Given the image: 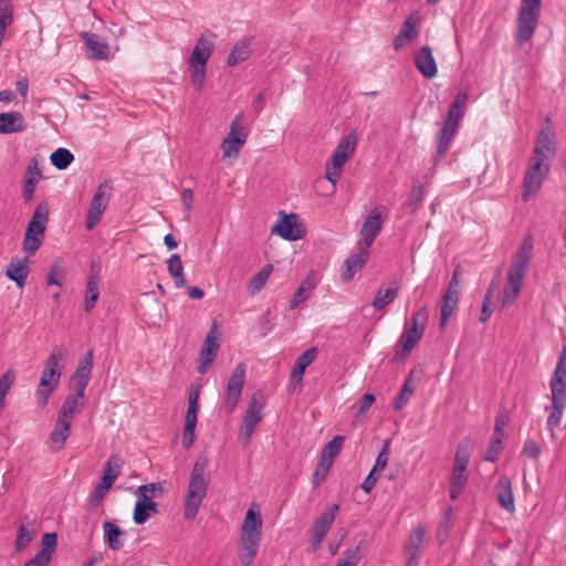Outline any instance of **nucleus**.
Segmentation results:
<instances>
[{"mask_svg": "<svg viewBox=\"0 0 566 566\" xmlns=\"http://www.w3.org/2000/svg\"><path fill=\"white\" fill-rule=\"evenodd\" d=\"M468 93L460 92L452 102L442 128L438 135V157L442 158L448 151L450 144L458 130L459 123L464 115L467 107Z\"/></svg>", "mask_w": 566, "mask_h": 566, "instance_id": "5", "label": "nucleus"}, {"mask_svg": "<svg viewBox=\"0 0 566 566\" xmlns=\"http://www.w3.org/2000/svg\"><path fill=\"white\" fill-rule=\"evenodd\" d=\"M219 348L220 343L218 339L217 327L216 325H212L203 340L199 353V364L197 366V371L199 374L203 375L208 371L218 354Z\"/></svg>", "mask_w": 566, "mask_h": 566, "instance_id": "16", "label": "nucleus"}, {"mask_svg": "<svg viewBox=\"0 0 566 566\" xmlns=\"http://www.w3.org/2000/svg\"><path fill=\"white\" fill-rule=\"evenodd\" d=\"M104 542L107 547L114 552H117L124 546L125 532L119 528L115 523L105 521L102 525Z\"/></svg>", "mask_w": 566, "mask_h": 566, "instance_id": "26", "label": "nucleus"}, {"mask_svg": "<svg viewBox=\"0 0 566 566\" xmlns=\"http://www.w3.org/2000/svg\"><path fill=\"white\" fill-rule=\"evenodd\" d=\"M34 533L21 523L18 530L14 547L17 552H22L33 539Z\"/></svg>", "mask_w": 566, "mask_h": 566, "instance_id": "46", "label": "nucleus"}, {"mask_svg": "<svg viewBox=\"0 0 566 566\" xmlns=\"http://www.w3.org/2000/svg\"><path fill=\"white\" fill-rule=\"evenodd\" d=\"M429 318V312L426 306L419 308L411 317L410 326H406L401 339L402 352L408 354L416 344L422 338L424 326Z\"/></svg>", "mask_w": 566, "mask_h": 566, "instance_id": "12", "label": "nucleus"}, {"mask_svg": "<svg viewBox=\"0 0 566 566\" xmlns=\"http://www.w3.org/2000/svg\"><path fill=\"white\" fill-rule=\"evenodd\" d=\"M207 468L208 458L199 455L191 470L188 491L185 497L184 516L186 520L196 517L207 494L209 486V478L206 473Z\"/></svg>", "mask_w": 566, "mask_h": 566, "instance_id": "4", "label": "nucleus"}, {"mask_svg": "<svg viewBox=\"0 0 566 566\" xmlns=\"http://www.w3.org/2000/svg\"><path fill=\"white\" fill-rule=\"evenodd\" d=\"M388 460H389V447H388V441H386L376 458L375 464L373 467L374 471L382 472V470L386 468V465L388 463Z\"/></svg>", "mask_w": 566, "mask_h": 566, "instance_id": "57", "label": "nucleus"}, {"mask_svg": "<svg viewBox=\"0 0 566 566\" xmlns=\"http://www.w3.org/2000/svg\"><path fill=\"white\" fill-rule=\"evenodd\" d=\"M13 23V6L12 3L0 4V24L10 27Z\"/></svg>", "mask_w": 566, "mask_h": 566, "instance_id": "58", "label": "nucleus"}, {"mask_svg": "<svg viewBox=\"0 0 566 566\" xmlns=\"http://www.w3.org/2000/svg\"><path fill=\"white\" fill-rule=\"evenodd\" d=\"M556 130L549 117H546L536 138L531 158L551 164L556 157Z\"/></svg>", "mask_w": 566, "mask_h": 566, "instance_id": "7", "label": "nucleus"}, {"mask_svg": "<svg viewBox=\"0 0 566 566\" xmlns=\"http://www.w3.org/2000/svg\"><path fill=\"white\" fill-rule=\"evenodd\" d=\"M471 448L472 443L470 440H464L458 446L453 465L458 471H467Z\"/></svg>", "mask_w": 566, "mask_h": 566, "instance_id": "39", "label": "nucleus"}, {"mask_svg": "<svg viewBox=\"0 0 566 566\" xmlns=\"http://www.w3.org/2000/svg\"><path fill=\"white\" fill-rule=\"evenodd\" d=\"M213 42L201 36L192 49L191 55L189 57V65H207V62L211 56Z\"/></svg>", "mask_w": 566, "mask_h": 566, "instance_id": "29", "label": "nucleus"}, {"mask_svg": "<svg viewBox=\"0 0 566 566\" xmlns=\"http://www.w3.org/2000/svg\"><path fill=\"white\" fill-rule=\"evenodd\" d=\"M64 352L60 347L53 348L50 356L46 359L44 368L54 373H61L63 369Z\"/></svg>", "mask_w": 566, "mask_h": 566, "instance_id": "43", "label": "nucleus"}, {"mask_svg": "<svg viewBox=\"0 0 566 566\" xmlns=\"http://www.w3.org/2000/svg\"><path fill=\"white\" fill-rule=\"evenodd\" d=\"M49 221V206L45 202H40L29 222H36L39 224H42L46 227Z\"/></svg>", "mask_w": 566, "mask_h": 566, "instance_id": "52", "label": "nucleus"}, {"mask_svg": "<svg viewBox=\"0 0 566 566\" xmlns=\"http://www.w3.org/2000/svg\"><path fill=\"white\" fill-rule=\"evenodd\" d=\"M61 378V373H54L43 369L40 377V382L35 391L38 405L43 408L48 405L50 395L56 388Z\"/></svg>", "mask_w": 566, "mask_h": 566, "instance_id": "19", "label": "nucleus"}, {"mask_svg": "<svg viewBox=\"0 0 566 566\" xmlns=\"http://www.w3.org/2000/svg\"><path fill=\"white\" fill-rule=\"evenodd\" d=\"M397 294L398 289L379 290L373 301V306L378 311L382 310L396 298Z\"/></svg>", "mask_w": 566, "mask_h": 566, "instance_id": "44", "label": "nucleus"}, {"mask_svg": "<svg viewBox=\"0 0 566 566\" xmlns=\"http://www.w3.org/2000/svg\"><path fill=\"white\" fill-rule=\"evenodd\" d=\"M280 214H282V217L275 222L274 226H272L271 232L276 233L287 241H296L302 239L305 234V230L297 223V214H283V212H280Z\"/></svg>", "mask_w": 566, "mask_h": 566, "instance_id": "17", "label": "nucleus"}, {"mask_svg": "<svg viewBox=\"0 0 566 566\" xmlns=\"http://www.w3.org/2000/svg\"><path fill=\"white\" fill-rule=\"evenodd\" d=\"M542 0H522L516 21L515 43L522 46L534 35L539 20Z\"/></svg>", "mask_w": 566, "mask_h": 566, "instance_id": "6", "label": "nucleus"}, {"mask_svg": "<svg viewBox=\"0 0 566 566\" xmlns=\"http://www.w3.org/2000/svg\"><path fill=\"white\" fill-rule=\"evenodd\" d=\"M380 471H374V469L370 470L368 475L365 478L364 482L361 483V489L366 493H370L371 490L375 488L377 480L380 476Z\"/></svg>", "mask_w": 566, "mask_h": 566, "instance_id": "62", "label": "nucleus"}, {"mask_svg": "<svg viewBox=\"0 0 566 566\" xmlns=\"http://www.w3.org/2000/svg\"><path fill=\"white\" fill-rule=\"evenodd\" d=\"M123 463L124 461L120 455L113 454L106 462L101 481L104 482V484L113 486L120 474Z\"/></svg>", "mask_w": 566, "mask_h": 566, "instance_id": "35", "label": "nucleus"}, {"mask_svg": "<svg viewBox=\"0 0 566 566\" xmlns=\"http://www.w3.org/2000/svg\"><path fill=\"white\" fill-rule=\"evenodd\" d=\"M311 286L312 285H300L295 294L293 295L291 302H290V308L295 310L300 304H302L306 298L308 297L311 293Z\"/></svg>", "mask_w": 566, "mask_h": 566, "instance_id": "55", "label": "nucleus"}, {"mask_svg": "<svg viewBox=\"0 0 566 566\" xmlns=\"http://www.w3.org/2000/svg\"><path fill=\"white\" fill-rule=\"evenodd\" d=\"M357 136L353 133L346 135L337 145L331 158V166L336 170H342L350 155L355 151Z\"/></svg>", "mask_w": 566, "mask_h": 566, "instance_id": "20", "label": "nucleus"}, {"mask_svg": "<svg viewBox=\"0 0 566 566\" xmlns=\"http://www.w3.org/2000/svg\"><path fill=\"white\" fill-rule=\"evenodd\" d=\"M42 178V174L39 167V163L35 158H32L24 172L22 196L25 202H31L34 197V191L38 182Z\"/></svg>", "mask_w": 566, "mask_h": 566, "instance_id": "21", "label": "nucleus"}, {"mask_svg": "<svg viewBox=\"0 0 566 566\" xmlns=\"http://www.w3.org/2000/svg\"><path fill=\"white\" fill-rule=\"evenodd\" d=\"M426 530L422 526L416 527L406 544L408 554L407 566H418L421 547L424 541Z\"/></svg>", "mask_w": 566, "mask_h": 566, "instance_id": "24", "label": "nucleus"}, {"mask_svg": "<svg viewBox=\"0 0 566 566\" xmlns=\"http://www.w3.org/2000/svg\"><path fill=\"white\" fill-rule=\"evenodd\" d=\"M317 356V348L311 347L306 349L298 358L296 359V363L300 364L302 367H308L316 358Z\"/></svg>", "mask_w": 566, "mask_h": 566, "instance_id": "60", "label": "nucleus"}, {"mask_svg": "<svg viewBox=\"0 0 566 566\" xmlns=\"http://www.w3.org/2000/svg\"><path fill=\"white\" fill-rule=\"evenodd\" d=\"M468 476L465 471H458L457 468H453L452 475L450 480V497L455 500L459 497L464 486L467 485Z\"/></svg>", "mask_w": 566, "mask_h": 566, "instance_id": "40", "label": "nucleus"}, {"mask_svg": "<svg viewBox=\"0 0 566 566\" xmlns=\"http://www.w3.org/2000/svg\"><path fill=\"white\" fill-rule=\"evenodd\" d=\"M497 503L509 513L515 512L511 481L504 476L497 480Z\"/></svg>", "mask_w": 566, "mask_h": 566, "instance_id": "30", "label": "nucleus"}, {"mask_svg": "<svg viewBox=\"0 0 566 566\" xmlns=\"http://www.w3.org/2000/svg\"><path fill=\"white\" fill-rule=\"evenodd\" d=\"M71 428V422L57 418L54 429L50 434V442L55 450H60L64 447Z\"/></svg>", "mask_w": 566, "mask_h": 566, "instance_id": "34", "label": "nucleus"}, {"mask_svg": "<svg viewBox=\"0 0 566 566\" xmlns=\"http://www.w3.org/2000/svg\"><path fill=\"white\" fill-rule=\"evenodd\" d=\"M367 258L368 249H366L365 247H361L358 253L350 255L345 261L346 270L343 273V279L345 281L352 280L354 275L363 268V265L367 261Z\"/></svg>", "mask_w": 566, "mask_h": 566, "instance_id": "31", "label": "nucleus"}, {"mask_svg": "<svg viewBox=\"0 0 566 566\" xmlns=\"http://www.w3.org/2000/svg\"><path fill=\"white\" fill-rule=\"evenodd\" d=\"M157 513V504H146L136 501L133 512V521L135 524L142 525L146 523L151 515Z\"/></svg>", "mask_w": 566, "mask_h": 566, "instance_id": "38", "label": "nucleus"}, {"mask_svg": "<svg viewBox=\"0 0 566 566\" xmlns=\"http://www.w3.org/2000/svg\"><path fill=\"white\" fill-rule=\"evenodd\" d=\"M14 382V374L11 370L6 371L0 378V409L6 405V396Z\"/></svg>", "mask_w": 566, "mask_h": 566, "instance_id": "48", "label": "nucleus"}, {"mask_svg": "<svg viewBox=\"0 0 566 566\" xmlns=\"http://www.w3.org/2000/svg\"><path fill=\"white\" fill-rule=\"evenodd\" d=\"M338 511L339 505L333 504L314 522L312 527V536L310 538V544L313 551H316L324 541L335 521Z\"/></svg>", "mask_w": 566, "mask_h": 566, "instance_id": "15", "label": "nucleus"}, {"mask_svg": "<svg viewBox=\"0 0 566 566\" xmlns=\"http://www.w3.org/2000/svg\"><path fill=\"white\" fill-rule=\"evenodd\" d=\"M361 559L360 547L356 545L344 552V556L338 560L336 566H357Z\"/></svg>", "mask_w": 566, "mask_h": 566, "instance_id": "47", "label": "nucleus"}, {"mask_svg": "<svg viewBox=\"0 0 566 566\" xmlns=\"http://www.w3.org/2000/svg\"><path fill=\"white\" fill-rule=\"evenodd\" d=\"M523 453L531 459H536L541 453V449L535 441L527 440L524 444Z\"/></svg>", "mask_w": 566, "mask_h": 566, "instance_id": "63", "label": "nucleus"}, {"mask_svg": "<svg viewBox=\"0 0 566 566\" xmlns=\"http://www.w3.org/2000/svg\"><path fill=\"white\" fill-rule=\"evenodd\" d=\"M46 227L36 222H29L23 239V251L33 255L41 247Z\"/></svg>", "mask_w": 566, "mask_h": 566, "instance_id": "22", "label": "nucleus"}, {"mask_svg": "<svg viewBox=\"0 0 566 566\" xmlns=\"http://www.w3.org/2000/svg\"><path fill=\"white\" fill-rule=\"evenodd\" d=\"M263 403L258 401L255 396L251 398V400L248 403L247 411L242 419V426L240 434L244 439L245 443H249L255 427L259 424V422L262 420Z\"/></svg>", "mask_w": 566, "mask_h": 566, "instance_id": "18", "label": "nucleus"}, {"mask_svg": "<svg viewBox=\"0 0 566 566\" xmlns=\"http://www.w3.org/2000/svg\"><path fill=\"white\" fill-rule=\"evenodd\" d=\"M135 494L138 496L137 502L156 504L153 500L164 494V488L161 483L143 484L137 488Z\"/></svg>", "mask_w": 566, "mask_h": 566, "instance_id": "37", "label": "nucleus"}, {"mask_svg": "<svg viewBox=\"0 0 566 566\" xmlns=\"http://www.w3.org/2000/svg\"><path fill=\"white\" fill-rule=\"evenodd\" d=\"M50 559L44 555V553H36V555L27 562L23 566H49Z\"/></svg>", "mask_w": 566, "mask_h": 566, "instance_id": "64", "label": "nucleus"}, {"mask_svg": "<svg viewBox=\"0 0 566 566\" xmlns=\"http://www.w3.org/2000/svg\"><path fill=\"white\" fill-rule=\"evenodd\" d=\"M386 213V208L384 206H377L369 211L367 217L365 218L361 229V244L366 249H369L374 243L377 235L380 233L384 224L382 217Z\"/></svg>", "mask_w": 566, "mask_h": 566, "instance_id": "13", "label": "nucleus"}, {"mask_svg": "<svg viewBox=\"0 0 566 566\" xmlns=\"http://www.w3.org/2000/svg\"><path fill=\"white\" fill-rule=\"evenodd\" d=\"M65 277V266L61 259H56L49 272L46 283H60Z\"/></svg>", "mask_w": 566, "mask_h": 566, "instance_id": "49", "label": "nucleus"}, {"mask_svg": "<svg viewBox=\"0 0 566 566\" xmlns=\"http://www.w3.org/2000/svg\"><path fill=\"white\" fill-rule=\"evenodd\" d=\"M28 263V258L11 261L6 271L7 277L15 283H24L29 274Z\"/></svg>", "mask_w": 566, "mask_h": 566, "instance_id": "36", "label": "nucleus"}, {"mask_svg": "<svg viewBox=\"0 0 566 566\" xmlns=\"http://www.w3.org/2000/svg\"><path fill=\"white\" fill-rule=\"evenodd\" d=\"M248 138V132L244 125V115L239 113L230 124V130L221 143V149L224 158H238L240 149L244 146Z\"/></svg>", "mask_w": 566, "mask_h": 566, "instance_id": "8", "label": "nucleus"}, {"mask_svg": "<svg viewBox=\"0 0 566 566\" xmlns=\"http://www.w3.org/2000/svg\"><path fill=\"white\" fill-rule=\"evenodd\" d=\"M460 300V291L454 287V285H449V289L446 291L442 297L441 305V321L440 326L444 327L448 319L452 316L458 307V303Z\"/></svg>", "mask_w": 566, "mask_h": 566, "instance_id": "27", "label": "nucleus"}, {"mask_svg": "<svg viewBox=\"0 0 566 566\" xmlns=\"http://www.w3.org/2000/svg\"><path fill=\"white\" fill-rule=\"evenodd\" d=\"M533 241L531 238L523 240L509 272L510 283H521L532 259Z\"/></svg>", "mask_w": 566, "mask_h": 566, "instance_id": "14", "label": "nucleus"}, {"mask_svg": "<svg viewBox=\"0 0 566 566\" xmlns=\"http://www.w3.org/2000/svg\"><path fill=\"white\" fill-rule=\"evenodd\" d=\"M343 442L344 438L342 436H336L323 448L321 453V465L324 467V470L332 467L334 459L340 452Z\"/></svg>", "mask_w": 566, "mask_h": 566, "instance_id": "32", "label": "nucleus"}, {"mask_svg": "<svg viewBox=\"0 0 566 566\" xmlns=\"http://www.w3.org/2000/svg\"><path fill=\"white\" fill-rule=\"evenodd\" d=\"M113 190V180L105 179L101 182L91 199L87 216H86V228L92 230L101 221L105 210L107 209Z\"/></svg>", "mask_w": 566, "mask_h": 566, "instance_id": "9", "label": "nucleus"}, {"mask_svg": "<svg viewBox=\"0 0 566 566\" xmlns=\"http://www.w3.org/2000/svg\"><path fill=\"white\" fill-rule=\"evenodd\" d=\"M206 66L207 65H190V77L193 85L198 88H201L206 77Z\"/></svg>", "mask_w": 566, "mask_h": 566, "instance_id": "54", "label": "nucleus"}, {"mask_svg": "<svg viewBox=\"0 0 566 566\" xmlns=\"http://www.w3.org/2000/svg\"><path fill=\"white\" fill-rule=\"evenodd\" d=\"M50 160L56 169L64 170L72 164L74 156L69 149L61 147L51 154Z\"/></svg>", "mask_w": 566, "mask_h": 566, "instance_id": "41", "label": "nucleus"}, {"mask_svg": "<svg viewBox=\"0 0 566 566\" xmlns=\"http://www.w3.org/2000/svg\"><path fill=\"white\" fill-rule=\"evenodd\" d=\"M99 296L98 285H87L84 294V308L91 312Z\"/></svg>", "mask_w": 566, "mask_h": 566, "instance_id": "53", "label": "nucleus"}, {"mask_svg": "<svg viewBox=\"0 0 566 566\" xmlns=\"http://www.w3.org/2000/svg\"><path fill=\"white\" fill-rule=\"evenodd\" d=\"M262 538V517L260 512L249 509L241 525L238 555L242 566H251Z\"/></svg>", "mask_w": 566, "mask_h": 566, "instance_id": "2", "label": "nucleus"}, {"mask_svg": "<svg viewBox=\"0 0 566 566\" xmlns=\"http://www.w3.org/2000/svg\"><path fill=\"white\" fill-rule=\"evenodd\" d=\"M412 394H413V389L409 386V382L406 381L396 399V402L394 406L395 409L401 410L406 406V403L408 402V400L410 399Z\"/></svg>", "mask_w": 566, "mask_h": 566, "instance_id": "56", "label": "nucleus"}, {"mask_svg": "<svg viewBox=\"0 0 566 566\" xmlns=\"http://www.w3.org/2000/svg\"><path fill=\"white\" fill-rule=\"evenodd\" d=\"M423 198V187L421 185L415 186L410 195L406 201L407 208L410 209L411 212H416L422 201Z\"/></svg>", "mask_w": 566, "mask_h": 566, "instance_id": "51", "label": "nucleus"}, {"mask_svg": "<svg viewBox=\"0 0 566 566\" xmlns=\"http://www.w3.org/2000/svg\"><path fill=\"white\" fill-rule=\"evenodd\" d=\"M272 271H273L272 264L264 265L258 273L252 275L249 283H266Z\"/></svg>", "mask_w": 566, "mask_h": 566, "instance_id": "61", "label": "nucleus"}, {"mask_svg": "<svg viewBox=\"0 0 566 566\" xmlns=\"http://www.w3.org/2000/svg\"><path fill=\"white\" fill-rule=\"evenodd\" d=\"M415 65L426 78H433L437 75V63L429 46H422L415 55Z\"/></svg>", "mask_w": 566, "mask_h": 566, "instance_id": "23", "label": "nucleus"}, {"mask_svg": "<svg viewBox=\"0 0 566 566\" xmlns=\"http://www.w3.org/2000/svg\"><path fill=\"white\" fill-rule=\"evenodd\" d=\"M551 412L547 417V428L553 431L559 426L566 408V347L559 354L558 363L549 380Z\"/></svg>", "mask_w": 566, "mask_h": 566, "instance_id": "3", "label": "nucleus"}, {"mask_svg": "<svg viewBox=\"0 0 566 566\" xmlns=\"http://www.w3.org/2000/svg\"><path fill=\"white\" fill-rule=\"evenodd\" d=\"M27 125L23 116L19 112H9L0 114V134L20 133Z\"/></svg>", "mask_w": 566, "mask_h": 566, "instance_id": "28", "label": "nucleus"}, {"mask_svg": "<svg viewBox=\"0 0 566 566\" xmlns=\"http://www.w3.org/2000/svg\"><path fill=\"white\" fill-rule=\"evenodd\" d=\"M551 170V164L549 163H542L539 160L531 158L530 166L525 172L524 180H523V200H527L530 196L537 192L546 177L548 176Z\"/></svg>", "mask_w": 566, "mask_h": 566, "instance_id": "11", "label": "nucleus"}, {"mask_svg": "<svg viewBox=\"0 0 566 566\" xmlns=\"http://www.w3.org/2000/svg\"><path fill=\"white\" fill-rule=\"evenodd\" d=\"M167 268L175 283H185L184 268L178 254H172L167 261Z\"/></svg>", "mask_w": 566, "mask_h": 566, "instance_id": "45", "label": "nucleus"}, {"mask_svg": "<svg viewBox=\"0 0 566 566\" xmlns=\"http://www.w3.org/2000/svg\"><path fill=\"white\" fill-rule=\"evenodd\" d=\"M111 488L112 486L104 484V482L102 481L95 486L91 495V501L95 504V506H97L102 502V500L107 494Z\"/></svg>", "mask_w": 566, "mask_h": 566, "instance_id": "59", "label": "nucleus"}, {"mask_svg": "<svg viewBox=\"0 0 566 566\" xmlns=\"http://www.w3.org/2000/svg\"><path fill=\"white\" fill-rule=\"evenodd\" d=\"M93 350H88L78 361V365L71 377V388L74 394L66 396L57 418L71 422L78 406L83 405L84 391L90 381L93 368Z\"/></svg>", "mask_w": 566, "mask_h": 566, "instance_id": "1", "label": "nucleus"}, {"mask_svg": "<svg viewBox=\"0 0 566 566\" xmlns=\"http://www.w3.org/2000/svg\"><path fill=\"white\" fill-rule=\"evenodd\" d=\"M87 49L88 56L95 60H105L109 55L108 44L96 33L84 32L82 33Z\"/></svg>", "mask_w": 566, "mask_h": 566, "instance_id": "25", "label": "nucleus"}, {"mask_svg": "<svg viewBox=\"0 0 566 566\" xmlns=\"http://www.w3.org/2000/svg\"><path fill=\"white\" fill-rule=\"evenodd\" d=\"M418 35V31L416 27L410 22V20H406L399 34L395 39L394 46L398 51L405 45V41H412Z\"/></svg>", "mask_w": 566, "mask_h": 566, "instance_id": "42", "label": "nucleus"}, {"mask_svg": "<svg viewBox=\"0 0 566 566\" xmlns=\"http://www.w3.org/2000/svg\"><path fill=\"white\" fill-rule=\"evenodd\" d=\"M42 548L38 553H44L48 559H52V555L56 547V534L45 533L41 539Z\"/></svg>", "mask_w": 566, "mask_h": 566, "instance_id": "50", "label": "nucleus"}, {"mask_svg": "<svg viewBox=\"0 0 566 566\" xmlns=\"http://www.w3.org/2000/svg\"><path fill=\"white\" fill-rule=\"evenodd\" d=\"M251 40L242 39L237 42L228 55L227 63L229 66H234L249 59L251 54Z\"/></svg>", "mask_w": 566, "mask_h": 566, "instance_id": "33", "label": "nucleus"}, {"mask_svg": "<svg viewBox=\"0 0 566 566\" xmlns=\"http://www.w3.org/2000/svg\"><path fill=\"white\" fill-rule=\"evenodd\" d=\"M245 364L240 363L232 370L226 387L222 408L227 415L232 413L238 407L245 381Z\"/></svg>", "mask_w": 566, "mask_h": 566, "instance_id": "10", "label": "nucleus"}]
</instances>
